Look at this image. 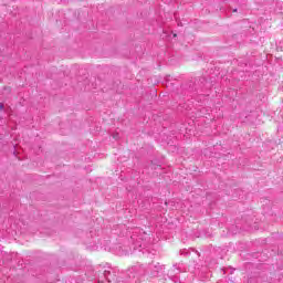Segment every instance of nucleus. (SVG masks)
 I'll use <instances>...</instances> for the list:
<instances>
[{
    "mask_svg": "<svg viewBox=\"0 0 283 283\" xmlns=\"http://www.w3.org/2000/svg\"><path fill=\"white\" fill-rule=\"evenodd\" d=\"M4 105L3 103H0V109H3Z\"/></svg>",
    "mask_w": 283,
    "mask_h": 283,
    "instance_id": "4",
    "label": "nucleus"
},
{
    "mask_svg": "<svg viewBox=\"0 0 283 283\" xmlns=\"http://www.w3.org/2000/svg\"><path fill=\"white\" fill-rule=\"evenodd\" d=\"M133 271H136L138 276L145 273V269H143L142 266H134Z\"/></svg>",
    "mask_w": 283,
    "mask_h": 283,
    "instance_id": "2",
    "label": "nucleus"
},
{
    "mask_svg": "<svg viewBox=\"0 0 283 283\" xmlns=\"http://www.w3.org/2000/svg\"><path fill=\"white\" fill-rule=\"evenodd\" d=\"M163 271H165V265H160V263H157L153 268L151 275L156 277Z\"/></svg>",
    "mask_w": 283,
    "mask_h": 283,
    "instance_id": "1",
    "label": "nucleus"
},
{
    "mask_svg": "<svg viewBox=\"0 0 283 283\" xmlns=\"http://www.w3.org/2000/svg\"><path fill=\"white\" fill-rule=\"evenodd\" d=\"M113 138L118 139V134L114 135Z\"/></svg>",
    "mask_w": 283,
    "mask_h": 283,
    "instance_id": "5",
    "label": "nucleus"
},
{
    "mask_svg": "<svg viewBox=\"0 0 283 283\" xmlns=\"http://www.w3.org/2000/svg\"><path fill=\"white\" fill-rule=\"evenodd\" d=\"M233 12H238V9H234Z\"/></svg>",
    "mask_w": 283,
    "mask_h": 283,
    "instance_id": "6",
    "label": "nucleus"
},
{
    "mask_svg": "<svg viewBox=\"0 0 283 283\" xmlns=\"http://www.w3.org/2000/svg\"><path fill=\"white\" fill-rule=\"evenodd\" d=\"M108 275H109V271H104V277H106V280H107L108 282H111Z\"/></svg>",
    "mask_w": 283,
    "mask_h": 283,
    "instance_id": "3",
    "label": "nucleus"
}]
</instances>
